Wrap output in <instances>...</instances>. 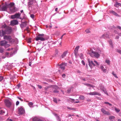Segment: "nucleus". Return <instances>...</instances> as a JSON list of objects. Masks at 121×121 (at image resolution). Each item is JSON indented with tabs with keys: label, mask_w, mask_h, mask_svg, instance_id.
<instances>
[{
	"label": "nucleus",
	"mask_w": 121,
	"mask_h": 121,
	"mask_svg": "<svg viewBox=\"0 0 121 121\" xmlns=\"http://www.w3.org/2000/svg\"><path fill=\"white\" fill-rule=\"evenodd\" d=\"M99 51V50L98 51L97 48H93L91 49L90 51H89L87 53L89 54L92 57H95L97 58L100 56V52Z\"/></svg>",
	"instance_id": "nucleus-1"
},
{
	"label": "nucleus",
	"mask_w": 121,
	"mask_h": 121,
	"mask_svg": "<svg viewBox=\"0 0 121 121\" xmlns=\"http://www.w3.org/2000/svg\"><path fill=\"white\" fill-rule=\"evenodd\" d=\"M7 51L11 52V53L10 54L8 52H6V56L8 57H9L12 56L13 54L16 53L17 49L16 48H12L11 49L9 48L7 49Z\"/></svg>",
	"instance_id": "nucleus-2"
},
{
	"label": "nucleus",
	"mask_w": 121,
	"mask_h": 121,
	"mask_svg": "<svg viewBox=\"0 0 121 121\" xmlns=\"http://www.w3.org/2000/svg\"><path fill=\"white\" fill-rule=\"evenodd\" d=\"M28 5L30 6L35 9L37 8L38 4L37 2L35 0H32L29 2L28 3Z\"/></svg>",
	"instance_id": "nucleus-3"
},
{
	"label": "nucleus",
	"mask_w": 121,
	"mask_h": 121,
	"mask_svg": "<svg viewBox=\"0 0 121 121\" xmlns=\"http://www.w3.org/2000/svg\"><path fill=\"white\" fill-rule=\"evenodd\" d=\"M12 31V28L11 27H9L6 29L5 31L2 30V35L0 31V36H3L5 34H9L11 33Z\"/></svg>",
	"instance_id": "nucleus-4"
},
{
	"label": "nucleus",
	"mask_w": 121,
	"mask_h": 121,
	"mask_svg": "<svg viewBox=\"0 0 121 121\" xmlns=\"http://www.w3.org/2000/svg\"><path fill=\"white\" fill-rule=\"evenodd\" d=\"M47 39L44 37L43 34H39L35 38L36 41L39 40L41 41H44L46 40Z\"/></svg>",
	"instance_id": "nucleus-5"
},
{
	"label": "nucleus",
	"mask_w": 121,
	"mask_h": 121,
	"mask_svg": "<svg viewBox=\"0 0 121 121\" xmlns=\"http://www.w3.org/2000/svg\"><path fill=\"white\" fill-rule=\"evenodd\" d=\"M14 4L13 3H11L9 4V5L11 6L10 8V10L11 12H14L17 10V9L13 6Z\"/></svg>",
	"instance_id": "nucleus-6"
},
{
	"label": "nucleus",
	"mask_w": 121,
	"mask_h": 121,
	"mask_svg": "<svg viewBox=\"0 0 121 121\" xmlns=\"http://www.w3.org/2000/svg\"><path fill=\"white\" fill-rule=\"evenodd\" d=\"M7 42L5 40L2 41L0 42V45L2 46H4L7 48L9 47L10 45L7 44Z\"/></svg>",
	"instance_id": "nucleus-7"
},
{
	"label": "nucleus",
	"mask_w": 121,
	"mask_h": 121,
	"mask_svg": "<svg viewBox=\"0 0 121 121\" xmlns=\"http://www.w3.org/2000/svg\"><path fill=\"white\" fill-rule=\"evenodd\" d=\"M4 39L8 40L10 42H12L14 41L11 37L9 35H6L4 37Z\"/></svg>",
	"instance_id": "nucleus-8"
},
{
	"label": "nucleus",
	"mask_w": 121,
	"mask_h": 121,
	"mask_svg": "<svg viewBox=\"0 0 121 121\" xmlns=\"http://www.w3.org/2000/svg\"><path fill=\"white\" fill-rule=\"evenodd\" d=\"M20 15L21 14L19 13H17L14 15H11V18L12 19L15 18L21 19V18L20 17Z\"/></svg>",
	"instance_id": "nucleus-9"
},
{
	"label": "nucleus",
	"mask_w": 121,
	"mask_h": 121,
	"mask_svg": "<svg viewBox=\"0 0 121 121\" xmlns=\"http://www.w3.org/2000/svg\"><path fill=\"white\" fill-rule=\"evenodd\" d=\"M18 113L20 114H22L25 113L24 109L22 107H19L18 108Z\"/></svg>",
	"instance_id": "nucleus-10"
},
{
	"label": "nucleus",
	"mask_w": 121,
	"mask_h": 121,
	"mask_svg": "<svg viewBox=\"0 0 121 121\" xmlns=\"http://www.w3.org/2000/svg\"><path fill=\"white\" fill-rule=\"evenodd\" d=\"M6 105L8 107H10L11 105V103L10 101L8 99H6L4 101Z\"/></svg>",
	"instance_id": "nucleus-11"
},
{
	"label": "nucleus",
	"mask_w": 121,
	"mask_h": 121,
	"mask_svg": "<svg viewBox=\"0 0 121 121\" xmlns=\"http://www.w3.org/2000/svg\"><path fill=\"white\" fill-rule=\"evenodd\" d=\"M88 62L89 66L91 69H92L93 68L92 65L93 66L96 65L94 63V61H93L92 60H89L88 61Z\"/></svg>",
	"instance_id": "nucleus-12"
},
{
	"label": "nucleus",
	"mask_w": 121,
	"mask_h": 121,
	"mask_svg": "<svg viewBox=\"0 0 121 121\" xmlns=\"http://www.w3.org/2000/svg\"><path fill=\"white\" fill-rule=\"evenodd\" d=\"M18 24V21L16 20H13L11 22V24L12 26L17 25Z\"/></svg>",
	"instance_id": "nucleus-13"
},
{
	"label": "nucleus",
	"mask_w": 121,
	"mask_h": 121,
	"mask_svg": "<svg viewBox=\"0 0 121 121\" xmlns=\"http://www.w3.org/2000/svg\"><path fill=\"white\" fill-rule=\"evenodd\" d=\"M87 95H100V94L95 92H91L90 93H87Z\"/></svg>",
	"instance_id": "nucleus-14"
},
{
	"label": "nucleus",
	"mask_w": 121,
	"mask_h": 121,
	"mask_svg": "<svg viewBox=\"0 0 121 121\" xmlns=\"http://www.w3.org/2000/svg\"><path fill=\"white\" fill-rule=\"evenodd\" d=\"M102 112L105 114H106L108 115H110V113L108 111H106L104 109L102 108L101 109Z\"/></svg>",
	"instance_id": "nucleus-15"
},
{
	"label": "nucleus",
	"mask_w": 121,
	"mask_h": 121,
	"mask_svg": "<svg viewBox=\"0 0 121 121\" xmlns=\"http://www.w3.org/2000/svg\"><path fill=\"white\" fill-rule=\"evenodd\" d=\"M67 65V64L65 63H62L60 65V68L63 70L65 69V67Z\"/></svg>",
	"instance_id": "nucleus-16"
},
{
	"label": "nucleus",
	"mask_w": 121,
	"mask_h": 121,
	"mask_svg": "<svg viewBox=\"0 0 121 121\" xmlns=\"http://www.w3.org/2000/svg\"><path fill=\"white\" fill-rule=\"evenodd\" d=\"M7 7L6 5L3 6H0V10L1 11H5L7 9Z\"/></svg>",
	"instance_id": "nucleus-17"
},
{
	"label": "nucleus",
	"mask_w": 121,
	"mask_h": 121,
	"mask_svg": "<svg viewBox=\"0 0 121 121\" xmlns=\"http://www.w3.org/2000/svg\"><path fill=\"white\" fill-rule=\"evenodd\" d=\"M33 121H42L39 118L36 117H34L32 118Z\"/></svg>",
	"instance_id": "nucleus-18"
},
{
	"label": "nucleus",
	"mask_w": 121,
	"mask_h": 121,
	"mask_svg": "<svg viewBox=\"0 0 121 121\" xmlns=\"http://www.w3.org/2000/svg\"><path fill=\"white\" fill-rule=\"evenodd\" d=\"M101 37L102 38H110L108 33H106L105 34L103 35Z\"/></svg>",
	"instance_id": "nucleus-19"
},
{
	"label": "nucleus",
	"mask_w": 121,
	"mask_h": 121,
	"mask_svg": "<svg viewBox=\"0 0 121 121\" xmlns=\"http://www.w3.org/2000/svg\"><path fill=\"white\" fill-rule=\"evenodd\" d=\"M79 48V46H77L75 48L74 50V52L75 55L76 56L77 55V53L78 49Z\"/></svg>",
	"instance_id": "nucleus-20"
},
{
	"label": "nucleus",
	"mask_w": 121,
	"mask_h": 121,
	"mask_svg": "<svg viewBox=\"0 0 121 121\" xmlns=\"http://www.w3.org/2000/svg\"><path fill=\"white\" fill-rule=\"evenodd\" d=\"M100 89L103 91L105 94L108 95V94L107 92L105 91V89L103 86H101L100 87H99L98 88V89Z\"/></svg>",
	"instance_id": "nucleus-21"
},
{
	"label": "nucleus",
	"mask_w": 121,
	"mask_h": 121,
	"mask_svg": "<svg viewBox=\"0 0 121 121\" xmlns=\"http://www.w3.org/2000/svg\"><path fill=\"white\" fill-rule=\"evenodd\" d=\"M110 13H112L117 16H119V15L117 13L113 11H110Z\"/></svg>",
	"instance_id": "nucleus-22"
},
{
	"label": "nucleus",
	"mask_w": 121,
	"mask_h": 121,
	"mask_svg": "<svg viewBox=\"0 0 121 121\" xmlns=\"http://www.w3.org/2000/svg\"><path fill=\"white\" fill-rule=\"evenodd\" d=\"M68 51H65L61 55V57L62 58L65 57L66 55L68 53Z\"/></svg>",
	"instance_id": "nucleus-23"
},
{
	"label": "nucleus",
	"mask_w": 121,
	"mask_h": 121,
	"mask_svg": "<svg viewBox=\"0 0 121 121\" xmlns=\"http://www.w3.org/2000/svg\"><path fill=\"white\" fill-rule=\"evenodd\" d=\"M84 84L89 87H91L92 88H93L95 87V86H94L90 84H89L86 83Z\"/></svg>",
	"instance_id": "nucleus-24"
},
{
	"label": "nucleus",
	"mask_w": 121,
	"mask_h": 121,
	"mask_svg": "<svg viewBox=\"0 0 121 121\" xmlns=\"http://www.w3.org/2000/svg\"><path fill=\"white\" fill-rule=\"evenodd\" d=\"M100 68L104 72L106 73V70L104 68V67L103 66H101Z\"/></svg>",
	"instance_id": "nucleus-25"
},
{
	"label": "nucleus",
	"mask_w": 121,
	"mask_h": 121,
	"mask_svg": "<svg viewBox=\"0 0 121 121\" xmlns=\"http://www.w3.org/2000/svg\"><path fill=\"white\" fill-rule=\"evenodd\" d=\"M114 6L116 7H118V6H121V4L120 3L116 2L114 5Z\"/></svg>",
	"instance_id": "nucleus-26"
},
{
	"label": "nucleus",
	"mask_w": 121,
	"mask_h": 121,
	"mask_svg": "<svg viewBox=\"0 0 121 121\" xmlns=\"http://www.w3.org/2000/svg\"><path fill=\"white\" fill-rule=\"evenodd\" d=\"M79 100L81 99L83 100L85 99V97L83 95H81L79 96Z\"/></svg>",
	"instance_id": "nucleus-27"
},
{
	"label": "nucleus",
	"mask_w": 121,
	"mask_h": 121,
	"mask_svg": "<svg viewBox=\"0 0 121 121\" xmlns=\"http://www.w3.org/2000/svg\"><path fill=\"white\" fill-rule=\"evenodd\" d=\"M69 101L72 103H74L75 100L74 99L70 98L69 99Z\"/></svg>",
	"instance_id": "nucleus-28"
},
{
	"label": "nucleus",
	"mask_w": 121,
	"mask_h": 121,
	"mask_svg": "<svg viewBox=\"0 0 121 121\" xmlns=\"http://www.w3.org/2000/svg\"><path fill=\"white\" fill-rule=\"evenodd\" d=\"M115 110L116 112L117 113L119 112L120 111L119 109L117 108L116 107L115 108Z\"/></svg>",
	"instance_id": "nucleus-29"
},
{
	"label": "nucleus",
	"mask_w": 121,
	"mask_h": 121,
	"mask_svg": "<svg viewBox=\"0 0 121 121\" xmlns=\"http://www.w3.org/2000/svg\"><path fill=\"white\" fill-rule=\"evenodd\" d=\"M9 27H7L6 25L5 24H4V25H3L2 26V27L3 28H5L6 29H7V28Z\"/></svg>",
	"instance_id": "nucleus-30"
},
{
	"label": "nucleus",
	"mask_w": 121,
	"mask_h": 121,
	"mask_svg": "<svg viewBox=\"0 0 121 121\" xmlns=\"http://www.w3.org/2000/svg\"><path fill=\"white\" fill-rule=\"evenodd\" d=\"M33 104V103L31 102H30L28 103V105L30 107H32Z\"/></svg>",
	"instance_id": "nucleus-31"
},
{
	"label": "nucleus",
	"mask_w": 121,
	"mask_h": 121,
	"mask_svg": "<svg viewBox=\"0 0 121 121\" xmlns=\"http://www.w3.org/2000/svg\"><path fill=\"white\" fill-rule=\"evenodd\" d=\"M105 62L108 65L110 64V61L109 60H105Z\"/></svg>",
	"instance_id": "nucleus-32"
},
{
	"label": "nucleus",
	"mask_w": 121,
	"mask_h": 121,
	"mask_svg": "<svg viewBox=\"0 0 121 121\" xmlns=\"http://www.w3.org/2000/svg\"><path fill=\"white\" fill-rule=\"evenodd\" d=\"M0 114H3L5 113V112L3 110H1L0 111Z\"/></svg>",
	"instance_id": "nucleus-33"
},
{
	"label": "nucleus",
	"mask_w": 121,
	"mask_h": 121,
	"mask_svg": "<svg viewBox=\"0 0 121 121\" xmlns=\"http://www.w3.org/2000/svg\"><path fill=\"white\" fill-rule=\"evenodd\" d=\"M94 62L95 63L96 65H99V63L97 61L95 60H94Z\"/></svg>",
	"instance_id": "nucleus-34"
},
{
	"label": "nucleus",
	"mask_w": 121,
	"mask_h": 121,
	"mask_svg": "<svg viewBox=\"0 0 121 121\" xmlns=\"http://www.w3.org/2000/svg\"><path fill=\"white\" fill-rule=\"evenodd\" d=\"M115 118L114 116H110L109 117V118L110 120H111L112 119L114 118Z\"/></svg>",
	"instance_id": "nucleus-35"
},
{
	"label": "nucleus",
	"mask_w": 121,
	"mask_h": 121,
	"mask_svg": "<svg viewBox=\"0 0 121 121\" xmlns=\"http://www.w3.org/2000/svg\"><path fill=\"white\" fill-rule=\"evenodd\" d=\"M3 49L2 48H0V52L2 53L3 52Z\"/></svg>",
	"instance_id": "nucleus-36"
},
{
	"label": "nucleus",
	"mask_w": 121,
	"mask_h": 121,
	"mask_svg": "<svg viewBox=\"0 0 121 121\" xmlns=\"http://www.w3.org/2000/svg\"><path fill=\"white\" fill-rule=\"evenodd\" d=\"M83 55L81 53L80 55V57L81 59H83Z\"/></svg>",
	"instance_id": "nucleus-37"
},
{
	"label": "nucleus",
	"mask_w": 121,
	"mask_h": 121,
	"mask_svg": "<svg viewBox=\"0 0 121 121\" xmlns=\"http://www.w3.org/2000/svg\"><path fill=\"white\" fill-rule=\"evenodd\" d=\"M112 74L114 76V77H115L116 78H117V76L116 74L114 73L113 72L112 73Z\"/></svg>",
	"instance_id": "nucleus-38"
},
{
	"label": "nucleus",
	"mask_w": 121,
	"mask_h": 121,
	"mask_svg": "<svg viewBox=\"0 0 121 121\" xmlns=\"http://www.w3.org/2000/svg\"><path fill=\"white\" fill-rule=\"evenodd\" d=\"M112 43V42L111 41H109V43L110 45V46H111V47H113Z\"/></svg>",
	"instance_id": "nucleus-39"
},
{
	"label": "nucleus",
	"mask_w": 121,
	"mask_h": 121,
	"mask_svg": "<svg viewBox=\"0 0 121 121\" xmlns=\"http://www.w3.org/2000/svg\"><path fill=\"white\" fill-rule=\"evenodd\" d=\"M81 62L82 64L83 65H85V63L84 61L83 60H82V61Z\"/></svg>",
	"instance_id": "nucleus-40"
},
{
	"label": "nucleus",
	"mask_w": 121,
	"mask_h": 121,
	"mask_svg": "<svg viewBox=\"0 0 121 121\" xmlns=\"http://www.w3.org/2000/svg\"><path fill=\"white\" fill-rule=\"evenodd\" d=\"M86 31L87 33H89L90 32V31L89 29H87L86 30Z\"/></svg>",
	"instance_id": "nucleus-41"
},
{
	"label": "nucleus",
	"mask_w": 121,
	"mask_h": 121,
	"mask_svg": "<svg viewBox=\"0 0 121 121\" xmlns=\"http://www.w3.org/2000/svg\"><path fill=\"white\" fill-rule=\"evenodd\" d=\"M30 17L32 18H33L35 16L33 14H31L30 16Z\"/></svg>",
	"instance_id": "nucleus-42"
},
{
	"label": "nucleus",
	"mask_w": 121,
	"mask_h": 121,
	"mask_svg": "<svg viewBox=\"0 0 121 121\" xmlns=\"http://www.w3.org/2000/svg\"><path fill=\"white\" fill-rule=\"evenodd\" d=\"M117 51L118 52L121 54V50H117Z\"/></svg>",
	"instance_id": "nucleus-43"
},
{
	"label": "nucleus",
	"mask_w": 121,
	"mask_h": 121,
	"mask_svg": "<svg viewBox=\"0 0 121 121\" xmlns=\"http://www.w3.org/2000/svg\"><path fill=\"white\" fill-rule=\"evenodd\" d=\"M3 78L2 76H0V81H1L3 79Z\"/></svg>",
	"instance_id": "nucleus-44"
},
{
	"label": "nucleus",
	"mask_w": 121,
	"mask_h": 121,
	"mask_svg": "<svg viewBox=\"0 0 121 121\" xmlns=\"http://www.w3.org/2000/svg\"><path fill=\"white\" fill-rule=\"evenodd\" d=\"M105 104H108L109 105L111 106L112 105L111 104L108 102H105L104 103Z\"/></svg>",
	"instance_id": "nucleus-45"
},
{
	"label": "nucleus",
	"mask_w": 121,
	"mask_h": 121,
	"mask_svg": "<svg viewBox=\"0 0 121 121\" xmlns=\"http://www.w3.org/2000/svg\"><path fill=\"white\" fill-rule=\"evenodd\" d=\"M53 87L55 88V89L58 88V87L57 86H53Z\"/></svg>",
	"instance_id": "nucleus-46"
},
{
	"label": "nucleus",
	"mask_w": 121,
	"mask_h": 121,
	"mask_svg": "<svg viewBox=\"0 0 121 121\" xmlns=\"http://www.w3.org/2000/svg\"><path fill=\"white\" fill-rule=\"evenodd\" d=\"M53 101L54 102H55L56 103H57V100L56 99V98H54V99H53Z\"/></svg>",
	"instance_id": "nucleus-47"
},
{
	"label": "nucleus",
	"mask_w": 121,
	"mask_h": 121,
	"mask_svg": "<svg viewBox=\"0 0 121 121\" xmlns=\"http://www.w3.org/2000/svg\"><path fill=\"white\" fill-rule=\"evenodd\" d=\"M19 102L18 101H17L16 103V105H18L19 104Z\"/></svg>",
	"instance_id": "nucleus-48"
},
{
	"label": "nucleus",
	"mask_w": 121,
	"mask_h": 121,
	"mask_svg": "<svg viewBox=\"0 0 121 121\" xmlns=\"http://www.w3.org/2000/svg\"><path fill=\"white\" fill-rule=\"evenodd\" d=\"M6 121H13V120L11 119L8 118L7 120Z\"/></svg>",
	"instance_id": "nucleus-49"
},
{
	"label": "nucleus",
	"mask_w": 121,
	"mask_h": 121,
	"mask_svg": "<svg viewBox=\"0 0 121 121\" xmlns=\"http://www.w3.org/2000/svg\"><path fill=\"white\" fill-rule=\"evenodd\" d=\"M37 86H38V87L40 89H41L42 88L41 86L40 85H38Z\"/></svg>",
	"instance_id": "nucleus-50"
},
{
	"label": "nucleus",
	"mask_w": 121,
	"mask_h": 121,
	"mask_svg": "<svg viewBox=\"0 0 121 121\" xmlns=\"http://www.w3.org/2000/svg\"><path fill=\"white\" fill-rule=\"evenodd\" d=\"M27 42L28 43H30L31 42V41L30 39H29L27 41Z\"/></svg>",
	"instance_id": "nucleus-51"
},
{
	"label": "nucleus",
	"mask_w": 121,
	"mask_h": 121,
	"mask_svg": "<svg viewBox=\"0 0 121 121\" xmlns=\"http://www.w3.org/2000/svg\"><path fill=\"white\" fill-rule=\"evenodd\" d=\"M62 76L63 78H65V74H64L62 75Z\"/></svg>",
	"instance_id": "nucleus-52"
},
{
	"label": "nucleus",
	"mask_w": 121,
	"mask_h": 121,
	"mask_svg": "<svg viewBox=\"0 0 121 121\" xmlns=\"http://www.w3.org/2000/svg\"><path fill=\"white\" fill-rule=\"evenodd\" d=\"M117 28L121 30V27L119 26H117Z\"/></svg>",
	"instance_id": "nucleus-53"
},
{
	"label": "nucleus",
	"mask_w": 121,
	"mask_h": 121,
	"mask_svg": "<svg viewBox=\"0 0 121 121\" xmlns=\"http://www.w3.org/2000/svg\"><path fill=\"white\" fill-rule=\"evenodd\" d=\"M70 90L68 89L67 91V92L69 93L70 92Z\"/></svg>",
	"instance_id": "nucleus-54"
},
{
	"label": "nucleus",
	"mask_w": 121,
	"mask_h": 121,
	"mask_svg": "<svg viewBox=\"0 0 121 121\" xmlns=\"http://www.w3.org/2000/svg\"><path fill=\"white\" fill-rule=\"evenodd\" d=\"M17 98L19 99H20V100L21 101H22V99L21 98H19L18 97H17Z\"/></svg>",
	"instance_id": "nucleus-55"
},
{
	"label": "nucleus",
	"mask_w": 121,
	"mask_h": 121,
	"mask_svg": "<svg viewBox=\"0 0 121 121\" xmlns=\"http://www.w3.org/2000/svg\"><path fill=\"white\" fill-rule=\"evenodd\" d=\"M54 93H57L58 92V91H54Z\"/></svg>",
	"instance_id": "nucleus-56"
},
{
	"label": "nucleus",
	"mask_w": 121,
	"mask_h": 121,
	"mask_svg": "<svg viewBox=\"0 0 121 121\" xmlns=\"http://www.w3.org/2000/svg\"><path fill=\"white\" fill-rule=\"evenodd\" d=\"M79 101H75L74 103H79Z\"/></svg>",
	"instance_id": "nucleus-57"
},
{
	"label": "nucleus",
	"mask_w": 121,
	"mask_h": 121,
	"mask_svg": "<svg viewBox=\"0 0 121 121\" xmlns=\"http://www.w3.org/2000/svg\"><path fill=\"white\" fill-rule=\"evenodd\" d=\"M57 10H58V8H56V9H55V11H57Z\"/></svg>",
	"instance_id": "nucleus-58"
},
{
	"label": "nucleus",
	"mask_w": 121,
	"mask_h": 121,
	"mask_svg": "<svg viewBox=\"0 0 121 121\" xmlns=\"http://www.w3.org/2000/svg\"><path fill=\"white\" fill-rule=\"evenodd\" d=\"M63 35L61 36V38H60L61 39H62V37H63Z\"/></svg>",
	"instance_id": "nucleus-59"
},
{
	"label": "nucleus",
	"mask_w": 121,
	"mask_h": 121,
	"mask_svg": "<svg viewBox=\"0 0 121 121\" xmlns=\"http://www.w3.org/2000/svg\"><path fill=\"white\" fill-rule=\"evenodd\" d=\"M118 121H121V120L120 119H118Z\"/></svg>",
	"instance_id": "nucleus-60"
},
{
	"label": "nucleus",
	"mask_w": 121,
	"mask_h": 121,
	"mask_svg": "<svg viewBox=\"0 0 121 121\" xmlns=\"http://www.w3.org/2000/svg\"><path fill=\"white\" fill-rule=\"evenodd\" d=\"M23 12V10H21V13H22Z\"/></svg>",
	"instance_id": "nucleus-61"
},
{
	"label": "nucleus",
	"mask_w": 121,
	"mask_h": 121,
	"mask_svg": "<svg viewBox=\"0 0 121 121\" xmlns=\"http://www.w3.org/2000/svg\"><path fill=\"white\" fill-rule=\"evenodd\" d=\"M119 115L120 116H121V113H119Z\"/></svg>",
	"instance_id": "nucleus-62"
},
{
	"label": "nucleus",
	"mask_w": 121,
	"mask_h": 121,
	"mask_svg": "<svg viewBox=\"0 0 121 121\" xmlns=\"http://www.w3.org/2000/svg\"><path fill=\"white\" fill-rule=\"evenodd\" d=\"M55 116H56V117H58V116H57V115L56 114H55Z\"/></svg>",
	"instance_id": "nucleus-63"
},
{
	"label": "nucleus",
	"mask_w": 121,
	"mask_h": 121,
	"mask_svg": "<svg viewBox=\"0 0 121 121\" xmlns=\"http://www.w3.org/2000/svg\"><path fill=\"white\" fill-rule=\"evenodd\" d=\"M83 80L86 81V80L85 79H82Z\"/></svg>",
	"instance_id": "nucleus-64"
}]
</instances>
